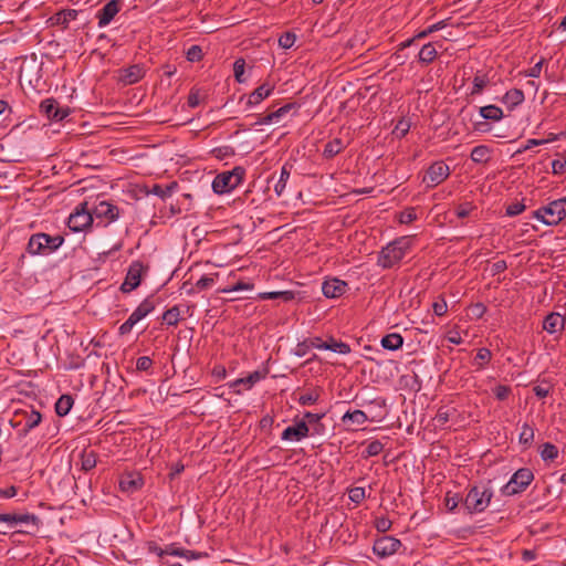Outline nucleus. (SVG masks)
I'll use <instances>...</instances> for the list:
<instances>
[{
  "instance_id": "nucleus-1",
  "label": "nucleus",
  "mask_w": 566,
  "mask_h": 566,
  "mask_svg": "<svg viewBox=\"0 0 566 566\" xmlns=\"http://www.w3.org/2000/svg\"><path fill=\"white\" fill-rule=\"evenodd\" d=\"M411 247L410 237H400L381 249L378 256V265L390 269L398 264Z\"/></svg>"
},
{
  "instance_id": "nucleus-2",
  "label": "nucleus",
  "mask_w": 566,
  "mask_h": 566,
  "mask_svg": "<svg viewBox=\"0 0 566 566\" xmlns=\"http://www.w3.org/2000/svg\"><path fill=\"white\" fill-rule=\"evenodd\" d=\"M566 216V197L554 200L534 212V217L547 226L558 224Z\"/></svg>"
},
{
  "instance_id": "nucleus-3",
  "label": "nucleus",
  "mask_w": 566,
  "mask_h": 566,
  "mask_svg": "<svg viewBox=\"0 0 566 566\" xmlns=\"http://www.w3.org/2000/svg\"><path fill=\"white\" fill-rule=\"evenodd\" d=\"M244 169L235 167L232 170L218 174L212 181V190L223 195L235 189L243 180Z\"/></svg>"
},
{
  "instance_id": "nucleus-4",
  "label": "nucleus",
  "mask_w": 566,
  "mask_h": 566,
  "mask_svg": "<svg viewBox=\"0 0 566 566\" xmlns=\"http://www.w3.org/2000/svg\"><path fill=\"white\" fill-rule=\"evenodd\" d=\"M42 416L33 408L19 409L10 420L13 428H18L19 436L25 437L32 429L38 427Z\"/></svg>"
},
{
  "instance_id": "nucleus-5",
  "label": "nucleus",
  "mask_w": 566,
  "mask_h": 566,
  "mask_svg": "<svg viewBox=\"0 0 566 566\" xmlns=\"http://www.w3.org/2000/svg\"><path fill=\"white\" fill-rule=\"evenodd\" d=\"M493 491L485 486H473L468 492L464 500V507L469 513H481L490 504Z\"/></svg>"
},
{
  "instance_id": "nucleus-6",
  "label": "nucleus",
  "mask_w": 566,
  "mask_h": 566,
  "mask_svg": "<svg viewBox=\"0 0 566 566\" xmlns=\"http://www.w3.org/2000/svg\"><path fill=\"white\" fill-rule=\"evenodd\" d=\"M88 208L93 214V220L97 219L98 224H102L103 227H106L119 218L118 207L107 200L90 202Z\"/></svg>"
},
{
  "instance_id": "nucleus-7",
  "label": "nucleus",
  "mask_w": 566,
  "mask_h": 566,
  "mask_svg": "<svg viewBox=\"0 0 566 566\" xmlns=\"http://www.w3.org/2000/svg\"><path fill=\"white\" fill-rule=\"evenodd\" d=\"M533 472L527 468L518 469L510 479V481L501 489L505 496H512L523 492L533 481Z\"/></svg>"
},
{
  "instance_id": "nucleus-8",
  "label": "nucleus",
  "mask_w": 566,
  "mask_h": 566,
  "mask_svg": "<svg viewBox=\"0 0 566 566\" xmlns=\"http://www.w3.org/2000/svg\"><path fill=\"white\" fill-rule=\"evenodd\" d=\"M90 202L85 201L81 203L73 213L70 214L67 220V227L73 232H80L85 230L93 223V214L88 208Z\"/></svg>"
},
{
  "instance_id": "nucleus-9",
  "label": "nucleus",
  "mask_w": 566,
  "mask_h": 566,
  "mask_svg": "<svg viewBox=\"0 0 566 566\" xmlns=\"http://www.w3.org/2000/svg\"><path fill=\"white\" fill-rule=\"evenodd\" d=\"M144 271L145 266L143 265V263L139 261H134L128 268L125 281L120 285V291L124 293H128L138 287Z\"/></svg>"
},
{
  "instance_id": "nucleus-10",
  "label": "nucleus",
  "mask_w": 566,
  "mask_h": 566,
  "mask_svg": "<svg viewBox=\"0 0 566 566\" xmlns=\"http://www.w3.org/2000/svg\"><path fill=\"white\" fill-rule=\"evenodd\" d=\"M0 522L6 523L11 528L21 524L31 525L36 528L40 524V518L31 513H1Z\"/></svg>"
},
{
  "instance_id": "nucleus-11",
  "label": "nucleus",
  "mask_w": 566,
  "mask_h": 566,
  "mask_svg": "<svg viewBox=\"0 0 566 566\" xmlns=\"http://www.w3.org/2000/svg\"><path fill=\"white\" fill-rule=\"evenodd\" d=\"M400 546L401 543L399 539L384 535L375 541L373 551L377 556L385 558L395 554Z\"/></svg>"
},
{
  "instance_id": "nucleus-12",
  "label": "nucleus",
  "mask_w": 566,
  "mask_h": 566,
  "mask_svg": "<svg viewBox=\"0 0 566 566\" xmlns=\"http://www.w3.org/2000/svg\"><path fill=\"white\" fill-rule=\"evenodd\" d=\"M40 111L49 119L53 120H62L69 115V109L59 107V104L54 98H46L42 101L40 104Z\"/></svg>"
},
{
  "instance_id": "nucleus-13",
  "label": "nucleus",
  "mask_w": 566,
  "mask_h": 566,
  "mask_svg": "<svg viewBox=\"0 0 566 566\" xmlns=\"http://www.w3.org/2000/svg\"><path fill=\"white\" fill-rule=\"evenodd\" d=\"M122 8L120 0L108 1L101 10L97 11L96 17L98 19V27L105 28L111 23L114 17L119 12Z\"/></svg>"
},
{
  "instance_id": "nucleus-14",
  "label": "nucleus",
  "mask_w": 566,
  "mask_h": 566,
  "mask_svg": "<svg viewBox=\"0 0 566 566\" xmlns=\"http://www.w3.org/2000/svg\"><path fill=\"white\" fill-rule=\"evenodd\" d=\"M307 436H310V427L304 420H301L293 426L286 427L282 432L281 439L301 441Z\"/></svg>"
},
{
  "instance_id": "nucleus-15",
  "label": "nucleus",
  "mask_w": 566,
  "mask_h": 566,
  "mask_svg": "<svg viewBox=\"0 0 566 566\" xmlns=\"http://www.w3.org/2000/svg\"><path fill=\"white\" fill-rule=\"evenodd\" d=\"M145 75V69L140 64H134L119 71L118 81L124 85H133Z\"/></svg>"
},
{
  "instance_id": "nucleus-16",
  "label": "nucleus",
  "mask_w": 566,
  "mask_h": 566,
  "mask_svg": "<svg viewBox=\"0 0 566 566\" xmlns=\"http://www.w3.org/2000/svg\"><path fill=\"white\" fill-rule=\"evenodd\" d=\"M265 377V373L255 370L243 378H238L234 381L230 382V388L235 394H241L242 389H250L252 388L258 381L263 379Z\"/></svg>"
},
{
  "instance_id": "nucleus-17",
  "label": "nucleus",
  "mask_w": 566,
  "mask_h": 566,
  "mask_svg": "<svg viewBox=\"0 0 566 566\" xmlns=\"http://www.w3.org/2000/svg\"><path fill=\"white\" fill-rule=\"evenodd\" d=\"M449 167L444 163L437 161L428 168L427 176L423 181L429 180L432 186H437L449 176Z\"/></svg>"
},
{
  "instance_id": "nucleus-18",
  "label": "nucleus",
  "mask_w": 566,
  "mask_h": 566,
  "mask_svg": "<svg viewBox=\"0 0 566 566\" xmlns=\"http://www.w3.org/2000/svg\"><path fill=\"white\" fill-rule=\"evenodd\" d=\"M347 283L338 279L326 280L322 284V291L327 298H336L346 292Z\"/></svg>"
},
{
  "instance_id": "nucleus-19",
  "label": "nucleus",
  "mask_w": 566,
  "mask_h": 566,
  "mask_svg": "<svg viewBox=\"0 0 566 566\" xmlns=\"http://www.w3.org/2000/svg\"><path fill=\"white\" fill-rule=\"evenodd\" d=\"M49 245L45 244L44 232L32 234L29 239L27 251L31 255H48Z\"/></svg>"
},
{
  "instance_id": "nucleus-20",
  "label": "nucleus",
  "mask_w": 566,
  "mask_h": 566,
  "mask_svg": "<svg viewBox=\"0 0 566 566\" xmlns=\"http://www.w3.org/2000/svg\"><path fill=\"white\" fill-rule=\"evenodd\" d=\"M564 326L565 317L556 312L548 314L543 322V328L549 334L560 333Z\"/></svg>"
},
{
  "instance_id": "nucleus-21",
  "label": "nucleus",
  "mask_w": 566,
  "mask_h": 566,
  "mask_svg": "<svg viewBox=\"0 0 566 566\" xmlns=\"http://www.w3.org/2000/svg\"><path fill=\"white\" fill-rule=\"evenodd\" d=\"M155 310V303L150 297L145 298L130 314L128 319L135 325Z\"/></svg>"
},
{
  "instance_id": "nucleus-22",
  "label": "nucleus",
  "mask_w": 566,
  "mask_h": 566,
  "mask_svg": "<svg viewBox=\"0 0 566 566\" xmlns=\"http://www.w3.org/2000/svg\"><path fill=\"white\" fill-rule=\"evenodd\" d=\"M274 90V85L271 84H262L258 88H255L248 97V106H254L260 104L264 98L271 95Z\"/></svg>"
},
{
  "instance_id": "nucleus-23",
  "label": "nucleus",
  "mask_w": 566,
  "mask_h": 566,
  "mask_svg": "<svg viewBox=\"0 0 566 566\" xmlns=\"http://www.w3.org/2000/svg\"><path fill=\"white\" fill-rule=\"evenodd\" d=\"M143 485V480L138 474L128 473L119 481V486L124 492H135Z\"/></svg>"
},
{
  "instance_id": "nucleus-24",
  "label": "nucleus",
  "mask_w": 566,
  "mask_h": 566,
  "mask_svg": "<svg viewBox=\"0 0 566 566\" xmlns=\"http://www.w3.org/2000/svg\"><path fill=\"white\" fill-rule=\"evenodd\" d=\"M382 348L388 350H397L403 344V338L400 334L391 333L381 338L380 342Z\"/></svg>"
},
{
  "instance_id": "nucleus-25",
  "label": "nucleus",
  "mask_w": 566,
  "mask_h": 566,
  "mask_svg": "<svg viewBox=\"0 0 566 566\" xmlns=\"http://www.w3.org/2000/svg\"><path fill=\"white\" fill-rule=\"evenodd\" d=\"M367 415L363 410L358 409L354 411H347L342 418L344 423H352L356 426H361L367 422Z\"/></svg>"
},
{
  "instance_id": "nucleus-26",
  "label": "nucleus",
  "mask_w": 566,
  "mask_h": 566,
  "mask_svg": "<svg viewBox=\"0 0 566 566\" xmlns=\"http://www.w3.org/2000/svg\"><path fill=\"white\" fill-rule=\"evenodd\" d=\"M524 101V93L520 88H513L503 96V102L511 108L522 104Z\"/></svg>"
},
{
  "instance_id": "nucleus-27",
  "label": "nucleus",
  "mask_w": 566,
  "mask_h": 566,
  "mask_svg": "<svg viewBox=\"0 0 566 566\" xmlns=\"http://www.w3.org/2000/svg\"><path fill=\"white\" fill-rule=\"evenodd\" d=\"M480 115L484 119L497 122V120L502 119L503 111L495 105H486V106L480 107Z\"/></svg>"
},
{
  "instance_id": "nucleus-28",
  "label": "nucleus",
  "mask_w": 566,
  "mask_h": 566,
  "mask_svg": "<svg viewBox=\"0 0 566 566\" xmlns=\"http://www.w3.org/2000/svg\"><path fill=\"white\" fill-rule=\"evenodd\" d=\"M74 403L73 398L70 395L61 396L55 403V411L60 417L66 416Z\"/></svg>"
},
{
  "instance_id": "nucleus-29",
  "label": "nucleus",
  "mask_w": 566,
  "mask_h": 566,
  "mask_svg": "<svg viewBox=\"0 0 566 566\" xmlns=\"http://www.w3.org/2000/svg\"><path fill=\"white\" fill-rule=\"evenodd\" d=\"M260 297L263 300H276L280 298L284 302H290L295 298V292L293 291H273V292H264L260 294Z\"/></svg>"
},
{
  "instance_id": "nucleus-30",
  "label": "nucleus",
  "mask_w": 566,
  "mask_h": 566,
  "mask_svg": "<svg viewBox=\"0 0 566 566\" xmlns=\"http://www.w3.org/2000/svg\"><path fill=\"white\" fill-rule=\"evenodd\" d=\"M490 148L485 145L475 146L471 151V159L474 163L482 164L490 159Z\"/></svg>"
},
{
  "instance_id": "nucleus-31",
  "label": "nucleus",
  "mask_w": 566,
  "mask_h": 566,
  "mask_svg": "<svg viewBox=\"0 0 566 566\" xmlns=\"http://www.w3.org/2000/svg\"><path fill=\"white\" fill-rule=\"evenodd\" d=\"M437 56V50L431 43L424 44L419 52V61L421 63H431Z\"/></svg>"
},
{
  "instance_id": "nucleus-32",
  "label": "nucleus",
  "mask_w": 566,
  "mask_h": 566,
  "mask_svg": "<svg viewBox=\"0 0 566 566\" xmlns=\"http://www.w3.org/2000/svg\"><path fill=\"white\" fill-rule=\"evenodd\" d=\"M343 147H344L343 142L340 139H338V138H335V139H333L332 142H328L325 145L323 155L326 158H332L335 155H337L338 153H340Z\"/></svg>"
},
{
  "instance_id": "nucleus-33",
  "label": "nucleus",
  "mask_w": 566,
  "mask_h": 566,
  "mask_svg": "<svg viewBox=\"0 0 566 566\" xmlns=\"http://www.w3.org/2000/svg\"><path fill=\"white\" fill-rule=\"evenodd\" d=\"M541 457L544 461H553L558 457V449L553 443L546 442L542 446Z\"/></svg>"
},
{
  "instance_id": "nucleus-34",
  "label": "nucleus",
  "mask_w": 566,
  "mask_h": 566,
  "mask_svg": "<svg viewBox=\"0 0 566 566\" xmlns=\"http://www.w3.org/2000/svg\"><path fill=\"white\" fill-rule=\"evenodd\" d=\"M289 178H290V170L284 166L281 169L279 180L274 185V191H275L276 196H279V197L282 196V193L284 192V189L286 187V182H287Z\"/></svg>"
},
{
  "instance_id": "nucleus-35",
  "label": "nucleus",
  "mask_w": 566,
  "mask_h": 566,
  "mask_svg": "<svg viewBox=\"0 0 566 566\" xmlns=\"http://www.w3.org/2000/svg\"><path fill=\"white\" fill-rule=\"evenodd\" d=\"M327 350H331V352H334V353H338V354H343V355H346L350 352V347L348 344L346 343H343L340 340H336L334 338H331L328 342H327Z\"/></svg>"
},
{
  "instance_id": "nucleus-36",
  "label": "nucleus",
  "mask_w": 566,
  "mask_h": 566,
  "mask_svg": "<svg viewBox=\"0 0 566 566\" xmlns=\"http://www.w3.org/2000/svg\"><path fill=\"white\" fill-rule=\"evenodd\" d=\"M44 238H45V244L49 245L46 248V249H49L48 255H50L51 253L56 251L62 245V243L64 241L63 237H61V235H50L48 233H44Z\"/></svg>"
},
{
  "instance_id": "nucleus-37",
  "label": "nucleus",
  "mask_w": 566,
  "mask_h": 566,
  "mask_svg": "<svg viewBox=\"0 0 566 566\" xmlns=\"http://www.w3.org/2000/svg\"><path fill=\"white\" fill-rule=\"evenodd\" d=\"M97 458L94 451L83 452L82 453V469L84 471H90L96 467Z\"/></svg>"
},
{
  "instance_id": "nucleus-38",
  "label": "nucleus",
  "mask_w": 566,
  "mask_h": 566,
  "mask_svg": "<svg viewBox=\"0 0 566 566\" xmlns=\"http://www.w3.org/2000/svg\"><path fill=\"white\" fill-rule=\"evenodd\" d=\"M297 105L295 103H289L280 107L279 109L272 112V118H274L275 123H279L285 115L290 112L297 111Z\"/></svg>"
},
{
  "instance_id": "nucleus-39",
  "label": "nucleus",
  "mask_w": 566,
  "mask_h": 566,
  "mask_svg": "<svg viewBox=\"0 0 566 566\" xmlns=\"http://www.w3.org/2000/svg\"><path fill=\"white\" fill-rule=\"evenodd\" d=\"M176 187H177L176 184H171L165 188L159 185H154L150 190V193H153L161 199H166L171 196V193Z\"/></svg>"
},
{
  "instance_id": "nucleus-40",
  "label": "nucleus",
  "mask_w": 566,
  "mask_h": 566,
  "mask_svg": "<svg viewBox=\"0 0 566 566\" xmlns=\"http://www.w3.org/2000/svg\"><path fill=\"white\" fill-rule=\"evenodd\" d=\"M179 308L177 306H174L163 314V321L166 322L168 325L174 326L177 325V323L179 322Z\"/></svg>"
},
{
  "instance_id": "nucleus-41",
  "label": "nucleus",
  "mask_w": 566,
  "mask_h": 566,
  "mask_svg": "<svg viewBox=\"0 0 566 566\" xmlns=\"http://www.w3.org/2000/svg\"><path fill=\"white\" fill-rule=\"evenodd\" d=\"M534 439V430L528 423H524L522 426V430L520 433V442L523 444H531Z\"/></svg>"
},
{
  "instance_id": "nucleus-42",
  "label": "nucleus",
  "mask_w": 566,
  "mask_h": 566,
  "mask_svg": "<svg viewBox=\"0 0 566 566\" xmlns=\"http://www.w3.org/2000/svg\"><path fill=\"white\" fill-rule=\"evenodd\" d=\"M244 67H245V62L243 59H238L233 63L234 77H235V81L239 83L245 82V78L243 77Z\"/></svg>"
},
{
  "instance_id": "nucleus-43",
  "label": "nucleus",
  "mask_w": 566,
  "mask_h": 566,
  "mask_svg": "<svg viewBox=\"0 0 566 566\" xmlns=\"http://www.w3.org/2000/svg\"><path fill=\"white\" fill-rule=\"evenodd\" d=\"M77 15L75 10H64L57 13L56 21L60 24L66 25L70 21L74 20Z\"/></svg>"
},
{
  "instance_id": "nucleus-44",
  "label": "nucleus",
  "mask_w": 566,
  "mask_h": 566,
  "mask_svg": "<svg viewBox=\"0 0 566 566\" xmlns=\"http://www.w3.org/2000/svg\"><path fill=\"white\" fill-rule=\"evenodd\" d=\"M296 35L292 32L283 33L279 39V44L283 49H290L294 45Z\"/></svg>"
},
{
  "instance_id": "nucleus-45",
  "label": "nucleus",
  "mask_w": 566,
  "mask_h": 566,
  "mask_svg": "<svg viewBox=\"0 0 566 566\" xmlns=\"http://www.w3.org/2000/svg\"><path fill=\"white\" fill-rule=\"evenodd\" d=\"M410 129V123L407 120V119H400L396 126H395V129H394V134L398 137V138H402L403 136H406V134L409 132Z\"/></svg>"
},
{
  "instance_id": "nucleus-46",
  "label": "nucleus",
  "mask_w": 566,
  "mask_h": 566,
  "mask_svg": "<svg viewBox=\"0 0 566 566\" xmlns=\"http://www.w3.org/2000/svg\"><path fill=\"white\" fill-rule=\"evenodd\" d=\"M486 84H488V78L485 75H479V74L475 75L473 78V90L471 93L480 94Z\"/></svg>"
},
{
  "instance_id": "nucleus-47",
  "label": "nucleus",
  "mask_w": 566,
  "mask_h": 566,
  "mask_svg": "<svg viewBox=\"0 0 566 566\" xmlns=\"http://www.w3.org/2000/svg\"><path fill=\"white\" fill-rule=\"evenodd\" d=\"M384 449V444L379 440H374L366 448L367 457L378 455Z\"/></svg>"
},
{
  "instance_id": "nucleus-48",
  "label": "nucleus",
  "mask_w": 566,
  "mask_h": 566,
  "mask_svg": "<svg viewBox=\"0 0 566 566\" xmlns=\"http://www.w3.org/2000/svg\"><path fill=\"white\" fill-rule=\"evenodd\" d=\"M187 60L190 62H197L202 57V49L199 45H191L187 53Z\"/></svg>"
},
{
  "instance_id": "nucleus-49",
  "label": "nucleus",
  "mask_w": 566,
  "mask_h": 566,
  "mask_svg": "<svg viewBox=\"0 0 566 566\" xmlns=\"http://www.w3.org/2000/svg\"><path fill=\"white\" fill-rule=\"evenodd\" d=\"M492 354L488 348H480L475 356V363L479 364V368H482L483 363L491 359Z\"/></svg>"
},
{
  "instance_id": "nucleus-50",
  "label": "nucleus",
  "mask_w": 566,
  "mask_h": 566,
  "mask_svg": "<svg viewBox=\"0 0 566 566\" xmlns=\"http://www.w3.org/2000/svg\"><path fill=\"white\" fill-rule=\"evenodd\" d=\"M188 553H189V551L176 547L174 545H169L165 548L164 556L171 555V556L188 558Z\"/></svg>"
},
{
  "instance_id": "nucleus-51",
  "label": "nucleus",
  "mask_w": 566,
  "mask_h": 566,
  "mask_svg": "<svg viewBox=\"0 0 566 566\" xmlns=\"http://www.w3.org/2000/svg\"><path fill=\"white\" fill-rule=\"evenodd\" d=\"M555 139H556V137H555V136H554L553 138H551V140H555ZM548 142H549V139H528V140L526 142L525 146H523V147H522L521 149H518L516 153H517V154H518V153H523V151H525V150H527V149H531V148H533V147H535V146L544 145V144H546V143H548Z\"/></svg>"
},
{
  "instance_id": "nucleus-52",
  "label": "nucleus",
  "mask_w": 566,
  "mask_h": 566,
  "mask_svg": "<svg viewBox=\"0 0 566 566\" xmlns=\"http://www.w3.org/2000/svg\"><path fill=\"white\" fill-rule=\"evenodd\" d=\"M525 210V205L521 202H514L507 206L506 208V214L510 217H515L520 213H522Z\"/></svg>"
},
{
  "instance_id": "nucleus-53",
  "label": "nucleus",
  "mask_w": 566,
  "mask_h": 566,
  "mask_svg": "<svg viewBox=\"0 0 566 566\" xmlns=\"http://www.w3.org/2000/svg\"><path fill=\"white\" fill-rule=\"evenodd\" d=\"M153 365V360L148 356H140L137 358L136 368L140 371L148 370Z\"/></svg>"
},
{
  "instance_id": "nucleus-54",
  "label": "nucleus",
  "mask_w": 566,
  "mask_h": 566,
  "mask_svg": "<svg viewBox=\"0 0 566 566\" xmlns=\"http://www.w3.org/2000/svg\"><path fill=\"white\" fill-rule=\"evenodd\" d=\"M416 219H417V214H416L415 209H412V208L402 211L399 216L400 223H410Z\"/></svg>"
},
{
  "instance_id": "nucleus-55",
  "label": "nucleus",
  "mask_w": 566,
  "mask_h": 566,
  "mask_svg": "<svg viewBox=\"0 0 566 566\" xmlns=\"http://www.w3.org/2000/svg\"><path fill=\"white\" fill-rule=\"evenodd\" d=\"M214 284V279L212 276H202L197 283L196 287L200 291L210 289Z\"/></svg>"
},
{
  "instance_id": "nucleus-56",
  "label": "nucleus",
  "mask_w": 566,
  "mask_h": 566,
  "mask_svg": "<svg viewBox=\"0 0 566 566\" xmlns=\"http://www.w3.org/2000/svg\"><path fill=\"white\" fill-rule=\"evenodd\" d=\"M391 526V521L385 516L378 517L376 520V528L378 532L385 533Z\"/></svg>"
},
{
  "instance_id": "nucleus-57",
  "label": "nucleus",
  "mask_w": 566,
  "mask_h": 566,
  "mask_svg": "<svg viewBox=\"0 0 566 566\" xmlns=\"http://www.w3.org/2000/svg\"><path fill=\"white\" fill-rule=\"evenodd\" d=\"M450 419V413L448 410H444L443 408L438 410V413L434 417V420L437 422V426H444Z\"/></svg>"
},
{
  "instance_id": "nucleus-58",
  "label": "nucleus",
  "mask_w": 566,
  "mask_h": 566,
  "mask_svg": "<svg viewBox=\"0 0 566 566\" xmlns=\"http://www.w3.org/2000/svg\"><path fill=\"white\" fill-rule=\"evenodd\" d=\"M552 169H553V174H555V175L563 174L566 169V159L557 158V159L553 160Z\"/></svg>"
},
{
  "instance_id": "nucleus-59",
  "label": "nucleus",
  "mask_w": 566,
  "mask_h": 566,
  "mask_svg": "<svg viewBox=\"0 0 566 566\" xmlns=\"http://www.w3.org/2000/svg\"><path fill=\"white\" fill-rule=\"evenodd\" d=\"M365 497V489L364 488H354L349 491V499L359 503Z\"/></svg>"
},
{
  "instance_id": "nucleus-60",
  "label": "nucleus",
  "mask_w": 566,
  "mask_h": 566,
  "mask_svg": "<svg viewBox=\"0 0 566 566\" xmlns=\"http://www.w3.org/2000/svg\"><path fill=\"white\" fill-rule=\"evenodd\" d=\"M318 399V396L315 395V394H312V392H308V394H304L302 395L300 398H298V402L302 405V406H308V405H312L314 402H316Z\"/></svg>"
},
{
  "instance_id": "nucleus-61",
  "label": "nucleus",
  "mask_w": 566,
  "mask_h": 566,
  "mask_svg": "<svg viewBox=\"0 0 566 566\" xmlns=\"http://www.w3.org/2000/svg\"><path fill=\"white\" fill-rule=\"evenodd\" d=\"M511 389L507 386L500 385L494 389L495 397L499 400H504L509 397Z\"/></svg>"
},
{
  "instance_id": "nucleus-62",
  "label": "nucleus",
  "mask_w": 566,
  "mask_h": 566,
  "mask_svg": "<svg viewBox=\"0 0 566 566\" xmlns=\"http://www.w3.org/2000/svg\"><path fill=\"white\" fill-rule=\"evenodd\" d=\"M323 413H313V412H305L304 413V421L308 424H314V423H318L321 421V419L323 418Z\"/></svg>"
},
{
  "instance_id": "nucleus-63",
  "label": "nucleus",
  "mask_w": 566,
  "mask_h": 566,
  "mask_svg": "<svg viewBox=\"0 0 566 566\" xmlns=\"http://www.w3.org/2000/svg\"><path fill=\"white\" fill-rule=\"evenodd\" d=\"M471 210H472L471 205L470 203H464V205H461V206L458 207V209L455 211V214H457L458 218L464 219V218H467L470 214Z\"/></svg>"
},
{
  "instance_id": "nucleus-64",
  "label": "nucleus",
  "mask_w": 566,
  "mask_h": 566,
  "mask_svg": "<svg viewBox=\"0 0 566 566\" xmlns=\"http://www.w3.org/2000/svg\"><path fill=\"white\" fill-rule=\"evenodd\" d=\"M460 501L461 499L457 494L453 496H448L446 499V506L449 511L453 512L458 507Z\"/></svg>"
}]
</instances>
